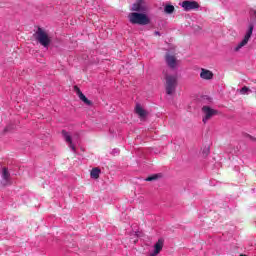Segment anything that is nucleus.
<instances>
[{
    "label": "nucleus",
    "mask_w": 256,
    "mask_h": 256,
    "mask_svg": "<svg viewBox=\"0 0 256 256\" xmlns=\"http://www.w3.org/2000/svg\"><path fill=\"white\" fill-rule=\"evenodd\" d=\"M128 19L132 25H149V23H151V20L147 14L139 12L130 13L128 15Z\"/></svg>",
    "instance_id": "f257e3e1"
},
{
    "label": "nucleus",
    "mask_w": 256,
    "mask_h": 256,
    "mask_svg": "<svg viewBox=\"0 0 256 256\" xmlns=\"http://www.w3.org/2000/svg\"><path fill=\"white\" fill-rule=\"evenodd\" d=\"M35 39L42 45V47H45L46 49L49 48V45H51V37H49V34L43 30V28H38L35 33Z\"/></svg>",
    "instance_id": "f03ea898"
},
{
    "label": "nucleus",
    "mask_w": 256,
    "mask_h": 256,
    "mask_svg": "<svg viewBox=\"0 0 256 256\" xmlns=\"http://www.w3.org/2000/svg\"><path fill=\"white\" fill-rule=\"evenodd\" d=\"M166 79V93L167 95H173L177 89V75H169L163 72Z\"/></svg>",
    "instance_id": "7ed1b4c3"
},
{
    "label": "nucleus",
    "mask_w": 256,
    "mask_h": 256,
    "mask_svg": "<svg viewBox=\"0 0 256 256\" xmlns=\"http://www.w3.org/2000/svg\"><path fill=\"white\" fill-rule=\"evenodd\" d=\"M255 26L253 24L249 25L248 31L245 34L243 40L235 47V51H239L242 47H245L247 43H249V39H251V36L253 35V29Z\"/></svg>",
    "instance_id": "20e7f679"
},
{
    "label": "nucleus",
    "mask_w": 256,
    "mask_h": 256,
    "mask_svg": "<svg viewBox=\"0 0 256 256\" xmlns=\"http://www.w3.org/2000/svg\"><path fill=\"white\" fill-rule=\"evenodd\" d=\"M180 6L184 9V11H193L195 9H199V3L196 1L185 0L180 3Z\"/></svg>",
    "instance_id": "39448f33"
},
{
    "label": "nucleus",
    "mask_w": 256,
    "mask_h": 256,
    "mask_svg": "<svg viewBox=\"0 0 256 256\" xmlns=\"http://www.w3.org/2000/svg\"><path fill=\"white\" fill-rule=\"evenodd\" d=\"M202 112L204 113V117L202 119L203 123H207V121L209 119H211V117H213L214 115H217V110L212 109L209 106H203L202 107Z\"/></svg>",
    "instance_id": "423d86ee"
},
{
    "label": "nucleus",
    "mask_w": 256,
    "mask_h": 256,
    "mask_svg": "<svg viewBox=\"0 0 256 256\" xmlns=\"http://www.w3.org/2000/svg\"><path fill=\"white\" fill-rule=\"evenodd\" d=\"M74 89H75L80 101H83V103H85V105H88V107H92L93 102L91 100L87 99V97L85 96V94H83L81 89H79V87H77V86H75Z\"/></svg>",
    "instance_id": "0eeeda50"
},
{
    "label": "nucleus",
    "mask_w": 256,
    "mask_h": 256,
    "mask_svg": "<svg viewBox=\"0 0 256 256\" xmlns=\"http://www.w3.org/2000/svg\"><path fill=\"white\" fill-rule=\"evenodd\" d=\"M165 243V240L163 238L158 239L156 244L154 245V252L150 253L149 256H157L161 251L163 250V245Z\"/></svg>",
    "instance_id": "6e6552de"
},
{
    "label": "nucleus",
    "mask_w": 256,
    "mask_h": 256,
    "mask_svg": "<svg viewBox=\"0 0 256 256\" xmlns=\"http://www.w3.org/2000/svg\"><path fill=\"white\" fill-rule=\"evenodd\" d=\"M143 0H137L136 3L132 5L131 11H136V13H144L146 10L145 5H143Z\"/></svg>",
    "instance_id": "1a4fd4ad"
},
{
    "label": "nucleus",
    "mask_w": 256,
    "mask_h": 256,
    "mask_svg": "<svg viewBox=\"0 0 256 256\" xmlns=\"http://www.w3.org/2000/svg\"><path fill=\"white\" fill-rule=\"evenodd\" d=\"M166 63L170 69H177V58L175 56L167 54Z\"/></svg>",
    "instance_id": "9d476101"
},
{
    "label": "nucleus",
    "mask_w": 256,
    "mask_h": 256,
    "mask_svg": "<svg viewBox=\"0 0 256 256\" xmlns=\"http://www.w3.org/2000/svg\"><path fill=\"white\" fill-rule=\"evenodd\" d=\"M62 135H63L66 143H69L70 149H72V151L75 153V151H77V150L75 149V145H73V140H72L69 132H67L66 130H62Z\"/></svg>",
    "instance_id": "9b49d317"
},
{
    "label": "nucleus",
    "mask_w": 256,
    "mask_h": 256,
    "mask_svg": "<svg viewBox=\"0 0 256 256\" xmlns=\"http://www.w3.org/2000/svg\"><path fill=\"white\" fill-rule=\"evenodd\" d=\"M135 113L139 115L140 119H145V117H147V111L139 104L136 105Z\"/></svg>",
    "instance_id": "f8f14e48"
},
{
    "label": "nucleus",
    "mask_w": 256,
    "mask_h": 256,
    "mask_svg": "<svg viewBox=\"0 0 256 256\" xmlns=\"http://www.w3.org/2000/svg\"><path fill=\"white\" fill-rule=\"evenodd\" d=\"M200 77H201V79H206V80L213 79V72H211L210 70L202 68V71L200 73Z\"/></svg>",
    "instance_id": "ddd939ff"
},
{
    "label": "nucleus",
    "mask_w": 256,
    "mask_h": 256,
    "mask_svg": "<svg viewBox=\"0 0 256 256\" xmlns=\"http://www.w3.org/2000/svg\"><path fill=\"white\" fill-rule=\"evenodd\" d=\"M99 175H101V169L93 168L90 172V177L92 179H99Z\"/></svg>",
    "instance_id": "4468645a"
},
{
    "label": "nucleus",
    "mask_w": 256,
    "mask_h": 256,
    "mask_svg": "<svg viewBox=\"0 0 256 256\" xmlns=\"http://www.w3.org/2000/svg\"><path fill=\"white\" fill-rule=\"evenodd\" d=\"M9 177H11V174L9 173V170L6 167H4L2 169V179H4V181H6L7 183V181H9Z\"/></svg>",
    "instance_id": "2eb2a0df"
},
{
    "label": "nucleus",
    "mask_w": 256,
    "mask_h": 256,
    "mask_svg": "<svg viewBox=\"0 0 256 256\" xmlns=\"http://www.w3.org/2000/svg\"><path fill=\"white\" fill-rule=\"evenodd\" d=\"M164 11L165 13H168V15H171V13L175 11V6L168 4L164 7Z\"/></svg>",
    "instance_id": "dca6fc26"
},
{
    "label": "nucleus",
    "mask_w": 256,
    "mask_h": 256,
    "mask_svg": "<svg viewBox=\"0 0 256 256\" xmlns=\"http://www.w3.org/2000/svg\"><path fill=\"white\" fill-rule=\"evenodd\" d=\"M156 179H159V174H154L152 176H149L145 179V181H156Z\"/></svg>",
    "instance_id": "f3484780"
},
{
    "label": "nucleus",
    "mask_w": 256,
    "mask_h": 256,
    "mask_svg": "<svg viewBox=\"0 0 256 256\" xmlns=\"http://www.w3.org/2000/svg\"><path fill=\"white\" fill-rule=\"evenodd\" d=\"M251 90L249 89V87L244 86L242 87V89L240 90L241 95H247V93H249Z\"/></svg>",
    "instance_id": "a211bd4d"
},
{
    "label": "nucleus",
    "mask_w": 256,
    "mask_h": 256,
    "mask_svg": "<svg viewBox=\"0 0 256 256\" xmlns=\"http://www.w3.org/2000/svg\"><path fill=\"white\" fill-rule=\"evenodd\" d=\"M209 151H210V149H209V147H207V148H205V149L203 150V154H204V155H209Z\"/></svg>",
    "instance_id": "6ab92c4d"
},
{
    "label": "nucleus",
    "mask_w": 256,
    "mask_h": 256,
    "mask_svg": "<svg viewBox=\"0 0 256 256\" xmlns=\"http://www.w3.org/2000/svg\"><path fill=\"white\" fill-rule=\"evenodd\" d=\"M155 35H161V33L159 31H156Z\"/></svg>",
    "instance_id": "aec40b11"
},
{
    "label": "nucleus",
    "mask_w": 256,
    "mask_h": 256,
    "mask_svg": "<svg viewBox=\"0 0 256 256\" xmlns=\"http://www.w3.org/2000/svg\"><path fill=\"white\" fill-rule=\"evenodd\" d=\"M114 153H119V150H117V149H114Z\"/></svg>",
    "instance_id": "412c9836"
}]
</instances>
